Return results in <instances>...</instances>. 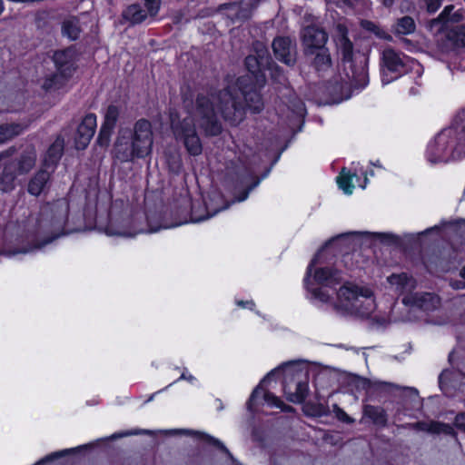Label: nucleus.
I'll return each mask as SVG.
<instances>
[{"mask_svg": "<svg viewBox=\"0 0 465 465\" xmlns=\"http://www.w3.org/2000/svg\"><path fill=\"white\" fill-rule=\"evenodd\" d=\"M153 394L152 396H150V398H149L148 401H152V400H153Z\"/></svg>", "mask_w": 465, "mask_h": 465, "instance_id": "774afa93", "label": "nucleus"}, {"mask_svg": "<svg viewBox=\"0 0 465 465\" xmlns=\"http://www.w3.org/2000/svg\"><path fill=\"white\" fill-rule=\"evenodd\" d=\"M320 251L311 261L304 277V285L311 294V298L322 303H327L331 295L324 288H333L345 282L343 273L332 267L322 266Z\"/></svg>", "mask_w": 465, "mask_h": 465, "instance_id": "39448f33", "label": "nucleus"}, {"mask_svg": "<svg viewBox=\"0 0 465 465\" xmlns=\"http://www.w3.org/2000/svg\"><path fill=\"white\" fill-rule=\"evenodd\" d=\"M453 9V5L445 6L439 16L430 22L429 26L430 30L435 29L437 32H440L449 22L458 23L461 21L462 15L460 12L452 14Z\"/></svg>", "mask_w": 465, "mask_h": 465, "instance_id": "412c9836", "label": "nucleus"}, {"mask_svg": "<svg viewBox=\"0 0 465 465\" xmlns=\"http://www.w3.org/2000/svg\"><path fill=\"white\" fill-rule=\"evenodd\" d=\"M74 449H66V450H64L54 452V453H52L50 455H47L46 457H45L40 461H38L37 464L45 463L46 461H50V460H53L54 459L63 457V456L66 455L67 453H69L71 451H74Z\"/></svg>", "mask_w": 465, "mask_h": 465, "instance_id": "de8ad7c7", "label": "nucleus"}, {"mask_svg": "<svg viewBox=\"0 0 465 465\" xmlns=\"http://www.w3.org/2000/svg\"><path fill=\"white\" fill-rule=\"evenodd\" d=\"M224 8L227 9V16L232 23H243L247 21L252 17L253 12L252 7L244 5L243 1L241 3L227 4L224 5Z\"/></svg>", "mask_w": 465, "mask_h": 465, "instance_id": "4be33fe9", "label": "nucleus"}, {"mask_svg": "<svg viewBox=\"0 0 465 465\" xmlns=\"http://www.w3.org/2000/svg\"><path fill=\"white\" fill-rule=\"evenodd\" d=\"M406 426L415 430L426 431L431 434L443 433L445 435H455V431L451 425L440 421H418L409 423Z\"/></svg>", "mask_w": 465, "mask_h": 465, "instance_id": "aec40b11", "label": "nucleus"}, {"mask_svg": "<svg viewBox=\"0 0 465 465\" xmlns=\"http://www.w3.org/2000/svg\"><path fill=\"white\" fill-rule=\"evenodd\" d=\"M288 108L298 117H303L306 114L304 103L295 94L290 95Z\"/></svg>", "mask_w": 465, "mask_h": 465, "instance_id": "e433bc0d", "label": "nucleus"}, {"mask_svg": "<svg viewBox=\"0 0 465 465\" xmlns=\"http://www.w3.org/2000/svg\"><path fill=\"white\" fill-rule=\"evenodd\" d=\"M250 81L249 76H241L237 79L236 85L244 99L245 110L248 109L252 114H259L263 110L264 104L255 86L249 84Z\"/></svg>", "mask_w": 465, "mask_h": 465, "instance_id": "f8f14e48", "label": "nucleus"}, {"mask_svg": "<svg viewBox=\"0 0 465 465\" xmlns=\"http://www.w3.org/2000/svg\"><path fill=\"white\" fill-rule=\"evenodd\" d=\"M415 63L414 59L402 52L387 47L381 55V83L388 84L406 74Z\"/></svg>", "mask_w": 465, "mask_h": 465, "instance_id": "1a4fd4ad", "label": "nucleus"}, {"mask_svg": "<svg viewBox=\"0 0 465 465\" xmlns=\"http://www.w3.org/2000/svg\"><path fill=\"white\" fill-rule=\"evenodd\" d=\"M270 375L271 373L268 374L265 378H263L262 381L259 383V385L252 391L247 401V409L250 411H253L256 401L261 396L263 397L264 401L270 406L282 408V406L283 405L282 401L277 396H275L270 391H266L263 389V384L267 381L268 379H270Z\"/></svg>", "mask_w": 465, "mask_h": 465, "instance_id": "a211bd4d", "label": "nucleus"}, {"mask_svg": "<svg viewBox=\"0 0 465 465\" xmlns=\"http://www.w3.org/2000/svg\"><path fill=\"white\" fill-rule=\"evenodd\" d=\"M465 155V108L457 114L451 124L442 129L427 146L430 163H447Z\"/></svg>", "mask_w": 465, "mask_h": 465, "instance_id": "20e7f679", "label": "nucleus"}, {"mask_svg": "<svg viewBox=\"0 0 465 465\" xmlns=\"http://www.w3.org/2000/svg\"><path fill=\"white\" fill-rule=\"evenodd\" d=\"M260 183V180L257 179L254 183H252L248 188L238 197H236L232 203H240L243 202L248 198V195L252 190H253Z\"/></svg>", "mask_w": 465, "mask_h": 465, "instance_id": "09e8293b", "label": "nucleus"}, {"mask_svg": "<svg viewBox=\"0 0 465 465\" xmlns=\"http://www.w3.org/2000/svg\"><path fill=\"white\" fill-rule=\"evenodd\" d=\"M361 385L363 389L369 390L371 388L377 389V390H390V389H399L400 387L396 384L385 382V381H371L367 379H361Z\"/></svg>", "mask_w": 465, "mask_h": 465, "instance_id": "ea45409f", "label": "nucleus"}, {"mask_svg": "<svg viewBox=\"0 0 465 465\" xmlns=\"http://www.w3.org/2000/svg\"><path fill=\"white\" fill-rule=\"evenodd\" d=\"M117 202L114 203L109 213V223L106 228L108 235L134 237L138 233L145 232L146 231L139 225V223L143 220L142 213L133 214L129 208H126L121 215H116L114 209ZM158 229H150L148 232H155Z\"/></svg>", "mask_w": 465, "mask_h": 465, "instance_id": "6e6552de", "label": "nucleus"}, {"mask_svg": "<svg viewBox=\"0 0 465 465\" xmlns=\"http://www.w3.org/2000/svg\"><path fill=\"white\" fill-rule=\"evenodd\" d=\"M148 13L151 16H155L160 9L161 0H143Z\"/></svg>", "mask_w": 465, "mask_h": 465, "instance_id": "a18cd8bd", "label": "nucleus"}, {"mask_svg": "<svg viewBox=\"0 0 465 465\" xmlns=\"http://www.w3.org/2000/svg\"><path fill=\"white\" fill-rule=\"evenodd\" d=\"M244 2V5H249L250 7H252V10H254L261 0H242Z\"/></svg>", "mask_w": 465, "mask_h": 465, "instance_id": "6e6d98bb", "label": "nucleus"}, {"mask_svg": "<svg viewBox=\"0 0 465 465\" xmlns=\"http://www.w3.org/2000/svg\"><path fill=\"white\" fill-rule=\"evenodd\" d=\"M352 174L350 172H347L345 168H343L337 177V183L339 188L341 189L344 193L351 194L354 189V185L352 183Z\"/></svg>", "mask_w": 465, "mask_h": 465, "instance_id": "c9c22d12", "label": "nucleus"}, {"mask_svg": "<svg viewBox=\"0 0 465 465\" xmlns=\"http://www.w3.org/2000/svg\"><path fill=\"white\" fill-rule=\"evenodd\" d=\"M244 64L249 73H251L255 79H258L259 74L265 70L268 64L262 63L257 56L249 54L244 60Z\"/></svg>", "mask_w": 465, "mask_h": 465, "instance_id": "72a5a7b5", "label": "nucleus"}, {"mask_svg": "<svg viewBox=\"0 0 465 465\" xmlns=\"http://www.w3.org/2000/svg\"><path fill=\"white\" fill-rule=\"evenodd\" d=\"M70 77L71 75H64V74L56 71V73L48 75L45 79L43 88L45 91L59 90L64 86Z\"/></svg>", "mask_w": 465, "mask_h": 465, "instance_id": "c756f323", "label": "nucleus"}, {"mask_svg": "<svg viewBox=\"0 0 465 465\" xmlns=\"http://www.w3.org/2000/svg\"><path fill=\"white\" fill-rule=\"evenodd\" d=\"M76 59L77 53L74 47L56 51L53 56L56 71L71 76L76 69Z\"/></svg>", "mask_w": 465, "mask_h": 465, "instance_id": "f3484780", "label": "nucleus"}, {"mask_svg": "<svg viewBox=\"0 0 465 465\" xmlns=\"http://www.w3.org/2000/svg\"><path fill=\"white\" fill-rule=\"evenodd\" d=\"M311 66L319 74H323L331 69L332 60L328 47L313 51V54H304Z\"/></svg>", "mask_w": 465, "mask_h": 465, "instance_id": "6ab92c4d", "label": "nucleus"}, {"mask_svg": "<svg viewBox=\"0 0 465 465\" xmlns=\"http://www.w3.org/2000/svg\"><path fill=\"white\" fill-rule=\"evenodd\" d=\"M284 392L289 401L302 403L306 399L309 392L308 382L306 381H298L295 385V391H289V387L285 385Z\"/></svg>", "mask_w": 465, "mask_h": 465, "instance_id": "bb28decb", "label": "nucleus"}, {"mask_svg": "<svg viewBox=\"0 0 465 465\" xmlns=\"http://www.w3.org/2000/svg\"><path fill=\"white\" fill-rule=\"evenodd\" d=\"M458 351H452L450 354H449V361L450 362V364L454 367H457L459 368L460 365L458 363L455 362V358H456V354H457Z\"/></svg>", "mask_w": 465, "mask_h": 465, "instance_id": "5fc2aeb1", "label": "nucleus"}, {"mask_svg": "<svg viewBox=\"0 0 465 465\" xmlns=\"http://www.w3.org/2000/svg\"><path fill=\"white\" fill-rule=\"evenodd\" d=\"M114 129V128L102 124L96 139L97 144L101 147H107L110 143L111 135Z\"/></svg>", "mask_w": 465, "mask_h": 465, "instance_id": "79ce46f5", "label": "nucleus"}, {"mask_svg": "<svg viewBox=\"0 0 465 465\" xmlns=\"http://www.w3.org/2000/svg\"><path fill=\"white\" fill-rule=\"evenodd\" d=\"M36 152L35 148H26L16 158L6 161L0 173V191L11 193L16 187V179L19 175L28 173L35 165Z\"/></svg>", "mask_w": 465, "mask_h": 465, "instance_id": "0eeeda50", "label": "nucleus"}, {"mask_svg": "<svg viewBox=\"0 0 465 465\" xmlns=\"http://www.w3.org/2000/svg\"><path fill=\"white\" fill-rule=\"evenodd\" d=\"M193 433L198 435L199 438L201 440H203V441L217 447L218 449L222 450L223 451H224L227 454H230L229 450L226 449V447L218 439H215V438H213V437H212L210 435H207V434L200 433L198 431H194Z\"/></svg>", "mask_w": 465, "mask_h": 465, "instance_id": "37998d69", "label": "nucleus"}, {"mask_svg": "<svg viewBox=\"0 0 465 465\" xmlns=\"http://www.w3.org/2000/svg\"><path fill=\"white\" fill-rule=\"evenodd\" d=\"M230 204V203H226L219 208H213L210 203H206L204 204L205 215H198L196 213V203H193L192 204L191 222L201 223L203 221H205L211 217H213L219 212L228 209Z\"/></svg>", "mask_w": 465, "mask_h": 465, "instance_id": "c85d7f7f", "label": "nucleus"}, {"mask_svg": "<svg viewBox=\"0 0 465 465\" xmlns=\"http://www.w3.org/2000/svg\"><path fill=\"white\" fill-rule=\"evenodd\" d=\"M361 25L366 30L373 33L376 36H378L381 39H384L387 41H391L392 36L388 34L384 29L377 25L376 24L371 22V21H363L361 23Z\"/></svg>", "mask_w": 465, "mask_h": 465, "instance_id": "58836bf2", "label": "nucleus"}, {"mask_svg": "<svg viewBox=\"0 0 465 465\" xmlns=\"http://www.w3.org/2000/svg\"><path fill=\"white\" fill-rule=\"evenodd\" d=\"M427 11L430 14L435 13L442 4V0H424Z\"/></svg>", "mask_w": 465, "mask_h": 465, "instance_id": "8fccbe9b", "label": "nucleus"}, {"mask_svg": "<svg viewBox=\"0 0 465 465\" xmlns=\"http://www.w3.org/2000/svg\"><path fill=\"white\" fill-rule=\"evenodd\" d=\"M455 425L460 429H465V412L459 413L455 417Z\"/></svg>", "mask_w": 465, "mask_h": 465, "instance_id": "3c124183", "label": "nucleus"}, {"mask_svg": "<svg viewBox=\"0 0 465 465\" xmlns=\"http://www.w3.org/2000/svg\"><path fill=\"white\" fill-rule=\"evenodd\" d=\"M416 30V24L412 17L409 15H404L401 18H398L395 25H393V32L396 35H411L414 33Z\"/></svg>", "mask_w": 465, "mask_h": 465, "instance_id": "7c9ffc66", "label": "nucleus"}, {"mask_svg": "<svg viewBox=\"0 0 465 465\" xmlns=\"http://www.w3.org/2000/svg\"><path fill=\"white\" fill-rule=\"evenodd\" d=\"M374 347L371 346V347H361V349H364V350H367V349H373Z\"/></svg>", "mask_w": 465, "mask_h": 465, "instance_id": "338daca9", "label": "nucleus"}, {"mask_svg": "<svg viewBox=\"0 0 465 465\" xmlns=\"http://www.w3.org/2000/svg\"><path fill=\"white\" fill-rule=\"evenodd\" d=\"M460 276L465 279V266L462 268V270L460 271Z\"/></svg>", "mask_w": 465, "mask_h": 465, "instance_id": "69168bd1", "label": "nucleus"}, {"mask_svg": "<svg viewBox=\"0 0 465 465\" xmlns=\"http://www.w3.org/2000/svg\"><path fill=\"white\" fill-rule=\"evenodd\" d=\"M303 54H313L321 48L327 47L328 34L316 25L305 26L301 32Z\"/></svg>", "mask_w": 465, "mask_h": 465, "instance_id": "ddd939ff", "label": "nucleus"}, {"mask_svg": "<svg viewBox=\"0 0 465 465\" xmlns=\"http://www.w3.org/2000/svg\"><path fill=\"white\" fill-rule=\"evenodd\" d=\"M445 375H446V371H442V372L440 374V376H439V383H440V386H441V385H442V383H443V379H444Z\"/></svg>", "mask_w": 465, "mask_h": 465, "instance_id": "052dcab7", "label": "nucleus"}, {"mask_svg": "<svg viewBox=\"0 0 465 465\" xmlns=\"http://www.w3.org/2000/svg\"><path fill=\"white\" fill-rule=\"evenodd\" d=\"M237 304L242 308H249L251 310H252V308L255 306V304L252 301H247V302L238 301Z\"/></svg>", "mask_w": 465, "mask_h": 465, "instance_id": "864d4df0", "label": "nucleus"}, {"mask_svg": "<svg viewBox=\"0 0 465 465\" xmlns=\"http://www.w3.org/2000/svg\"><path fill=\"white\" fill-rule=\"evenodd\" d=\"M114 157L121 163L132 162L134 158H144L143 154L136 150L129 135L121 134L114 143Z\"/></svg>", "mask_w": 465, "mask_h": 465, "instance_id": "dca6fc26", "label": "nucleus"}, {"mask_svg": "<svg viewBox=\"0 0 465 465\" xmlns=\"http://www.w3.org/2000/svg\"><path fill=\"white\" fill-rule=\"evenodd\" d=\"M407 389L410 390L411 392H413L415 395H418V391L415 388H407Z\"/></svg>", "mask_w": 465, "mask_h": 465, "instance_id": "0e129e2a", "label": "nucleus"}, {"mask_svg": "<svg viewBox=\"0 0 465 465\" xmlns=\"http://www.w3.org/2000/svg\"><path fill=\"white\" fill-rule=\"evenodd\" d=\"M457 41L465 45V26H460L456 31Z\"/></svg>", "mask_w": 465, "mask_h": 465, "instance_id": "603ef678", "label": "nucleus"}, {"mask_svg": "<svg viewBox=\"0 0 465 465\" xmlns=\"http://www.w3.org/2000/svg\"><path fill=\"white\" fill-rule=\"evenodd\" d=\"M169 169L174 173H179L182 171L183 163L179 155L171 156L168 160Z\"/></svg>", "mask_w": 465, "mask_h": 465, "instance_id": "c03bdc74", "label": "nucleus"}, {"mask_svg": "<svg viewBox=\"0 0 465 465\" xmlns=\"http://www.w3.org/2000/svg\"><path fill=\"white\" fill-rule=\"evenodd\" d=\"M451 285L454 289L457 290L465 288V283L461 281H455Z\"/></svg>", "mask_w": 465, "mask_h": 465, "instance_id": "4d7b16f0", "label": "nucleus"}, {"mask_svg": "<svg viewBox=\"0 0 465 465\" xmlns=\"http://www.w3.org/2000/svg\"><path fill=\"white\" fill-rule=\"evenodd\" d=\"M51 178V173L46 169L39 170L28 182L27 192L34 196H39L45 192Z\"/></svg>", "mask_w": 465, "mask_h": 465, "instance_id": "b1692460", "label": "nucleus"}, {"mask_svg": "<svg viewBox=\"0 0 465 465\" xmlns=\"http://www.w3.org/2000/svg\"><path fill=\"white\" fill-rule=\"evenodd\" d=\"M332 309L342 316L370 318L376 309L371 291L345 282L337 292Z\"/></svg>", "mask_w": 465, "mask_h": 465, "instance_id": "423d86ee", "label": "nucleus"}, {"mask_svg": "<svg viewBox=\"0 0 465 465\" xmlns=\"http://www.w3.org/2000/svg\"><path fill=\"white\" fill-rule=\"evenodd\" d=\"M388 282L391 286H394L395 290L401 294L411 292L415 288L416 284V281L405 272L391 274L388 277Z\"/></svg>", "mask_w": 465, "mask_h": 465, "instance_id": "393cba45", "label": "nucleus"}, {"mask_svg": "<svg viewBox=\"0 0 465 465\" xmlns=\"http://www.w3.org/2000/svg\"><path fill=\"white\" fill-rule=\"evenodd\" d=\"M214 102L223 120L230 125L236 126L245 118V107L240 101L235 90L226 87L216 95L198 94L195 102L183 99V106L188 116L181 119L176 113L170 114L171 128L177 142L183 144L191 156H199L203 153V143L196 131L195 122L206 136H217L223 131Z\"/></svg>", "mask_w": 465, "mask_h": 465, "instance_id": "f257e3e1", "label": "nucleus"}, {"mask_svg": "<svg viewBox=\"0 0 465 465\" xmlns=\"http://www.w3.org/2000/svg\"><path fill=\"white\" fill-rule=\"evenodd\" d=\"M148 11L146 12L139 4L129 5L123 13V16L126 21L131 24H140L147 17Z\"/></svg>", "mask_w": 465, "mask_h": 465, "instance_id": "cd10ccee", "label": "nucleus"}, {"mask_svg": "<svg viewBox=\"0 0 465 465\" xmlns=\"http://www.w3.org/2000/svg\"><path fill=\"white\" fill-rule=\"evenodd\" d=\"M402 303L411 310L431 312L440 306V298L430 292H410L403 296Z\"/></svg>", "mask_w": 465, "mask_h": 465, "instance_id": "4468645a", "label": "nucleus"}, {"mask_svg": "<svg viewBox=\"0 0 465 465\" xmlns=\"http://www.w3.org/2000/svg\"><path fill=\"white\" fill-rule=\"evenodd\" d=\"M136 150L143 157L151 153L153 146V130L151 123L146 119L138 120L134 126V132L130 136Z\"/></svg>", "mask_w": 465, "mask_h": 465, "instance_id": "9b49d317", "label": "nucleus"}, {"mask_svg": "<svg viewBox=\"0 0 465 465\" xmlns=\"http://www.w3.org/2000/svg\"><path fill=\"white\" fill-rule=\"evenodd\" d=\"M363 414L377 426L385 427L387 425L388 415L385 410L380 406L365 405Z\"/></svg>", "mask_w": 465, "mask_h": 465, "instance_id": "a878e982", "label": "nucleus"}, {"mask_svg": "<svg viewBox=\"0 0 465 465\" xmlns=\"http://www.w3.org/2000/svg\"><path fill=\"white\" fill-rule=\"evenodd\" d=\"M23 131V127L19 124H6L0 125V143H4Z\"/></svg>", "mask_w": 465, "mask_h": 465, "instance_id": "f704fd0d", "label": "nucleus"}, {"mask_svg": "<svg viewBox=\"0 0 465 465\" xmlns=\"http://www.w3.org/2000/svg\"><path fill=\"white\" fill-rule=\"evenodd\" d=\"M265 70L270 72V76L275 84L283 86L287 85L288 78L284 73V70L274 61H271V63L266 66Z\"/></svg>", "mask_w": 465, "mask_h": 465, "instance_id": "473e14b6", "label": "nucleus"}, {"mask_svg": "<svg viewBox=\"0 0 465 465\" xmlns=\"http://www.w3.org/2000/svg\"><path fill=\"white\" fill-rule=\"evenodd\" d=\"M79 21L75 17L65 19L62 25V33L64 36L70 40H76L80 35Z\"/></svg>", "mask_w": 465, "mask_h": 465, "instance_id": "2f4dec72", "label": "nucleus"}, {"mask_svg": "<svg viewBox=\"0 0 465 465\" xmlns=\"http://www.w3.org/2000/svg\"><path fill=\"white\" fill-rule=\"evenodd\" d=\"M68 214L69 202L66 198H60L45 204L40 210L34 229L28 231L27 246L10 252L8 255L38 251L64 234Z\"/></svg>", "mask_w": 465, "mask_h": 465, "instance_id": "f03ea898", "label": "nucleus"}, {"mask_svg": "<svg viewBox=\"0 0 465 465\" xmlns=\"http://www.w3.org/2000/svg\"><path fill=\"white\" fill-rule=\"evenodd\" d=\"M349 30L345 24L338 23L334 26L333 41L341 56L347 80L328 86L332 95L342 94L350 86L364 88L369 82L367 61L363 57H354V46L348 37Z\"/></svg>", "mask_w": 465, "mask_h": 465, "instance_id": "7ed1b4c3", "label": "nucleus"}, {"mask_svg": "<svg viewBox=\"0 0 465 465\" xmlns=\"http://www.w3.org/2000/svg\"><path fill=\"white\" fill-rule=\"evenodd\" d=\"M327 345H328V346H334V347H337V348H339V349L346 348V345H345V344H342V343H337V344L328 343Z\"/></svg>", "mask_w": 465, "mask_h": 465, "instance_id": "680f3d73", "label": "nucleus"}, {"mask_svg": "<svg viewBox=\"0 0 465 465\" xmlns=\"http://www.w3.org/2000/svg\"><path fill=\"white\" fill-rule=\"evenodd\" d=\"M120 114L119 108L116 105L111 104L107 107L104 119L102 124L114 128Z\"/></svg>", "mask_w": 465, "mask_h": 465, "instance_id": "4c0bfd02", "label": "nucleus"}, {"mask_svg": "<svg viewBox=\"0 0 465 465\" xmlns=\"http://www.w3.org/2000/svg\"><path fill=\"white\" fill-rule=\"evenodd\" d=\"M272 48L274 57L289 67H293L297 62V45L290 36H276Z\"/></svg>", "mask_w": 465, "mask_h": 465, "instance_id": "9d476101", "label": "nucleus"}, {"mask_svg": "<svg viewBox=\"0 0 465 465\" xmlns=\"http://www.w3.org/2000/svg\"><path fill=\"white\" fill-rule=\"evenodd\" d=\"M179 380H186L190 382H193L194 381V377L191 374L186 375L185 372H183L182 375L180 376Z\"/></svg>", "mask_w": 465, "mask_h": 465, "instance_id": "bf43d9fd", "label": "nucleus"}, {"mask_svg": "<svg viewBox=\"0 0 465 465\" xmlns=\"http://www.w3.org/2000/svg\"><path fill=\"white\" fill-rule=\"evenodd\" d=\"M213 200H222V197L218 193H214L212 197V201Z\"/></svg>", "mask_w": 465, "mask_h": 465, "instance_id": "e2e57ef3", "label": "nucleus"}, {"mask_svg": "<svg viewBox=\"0 0 465 465\" xmlns=\"http://www.w3.org/2000/svg\"><path fill=\"white\" fill-rule=\"evenodd\" d=\"M138 433H139L138 431H126L124 433L114 434L112 436V438H120L123 436H130V435H134V434H138Z\"/></svg>", "mask_w": 465, "mask_h": 465, "instance_id": "13d9d810", "label": "nucleus"}, {"mask_svg": "<svg viewBox=\"0 0 465 465\" xmlns=\"http://www.w3.org/2000/svg\"><path fill=\"white\" fill-rule=\"evenodd\" d=\"M253 50L255 53V56H257L262 63L268 64L272 61L267 47L262 42H255L253 44Z\"/></svg>", "mask_w": 465, "mask_h": 465, "instance_id": "a19ab883", "label": "nucleus"}, {"mask_svg": "<svg viewBox=\"0 0 465 465\" xmlns=\"http://www.w3.org/2000/svg\"><path fill=\"white\" fill-rule=\"evenodd\" d=\"M97 126L96 115L87 114L77 127L74 135V146L77 150H84L94 137Z\"/></svg>", "mask_w": 465, "mask_h": 465, "instance_id": "2eb2a0df", "label": "nucleus"}, {"mask_svg": "<svg viewBox=\"0 0 465 465\" xmlns=\"http://www.w3.org/2000/svg\"><path fill=\"white\" fill-rule=\"evenodd\" d=\"M334 412L336 418L339 420L345 422L347 424H351L354 422V420L351 418L342 409H341L337 405H334Z\"/></svg>", "mask_w": 465, "mask_h": 465, "instance_id": "49530a36", "label": "nucleus"}, {"mask_svg": "<svg viewBox=\"0 0 465 465\" xmlns=\"http://www.w3.org/2000/svg\"><path fill=\"white\" fill-rule=\"evenodd\" d=\"M64 140L62 136H57L54 142L49 146L44 160L43 164L45 168L54 169L58 163L64 153Z\"/></svg>", "mask_w": 465, "mask_h": 465, "instance_id": "5701e85b", "label": "nucleus"}]
</instances>
